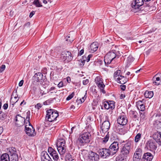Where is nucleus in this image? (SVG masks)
Segmentation results:
<instances>
[{
    "instance_id": "7ed1b4c3",
    "label": "nucleus",
    "mask_w": 161,
    "mask_h": 161,
    "mask_svg": "<svg viewBox=\"0 0 161 161\" xmlns=\"http://www.w3.org/2000/svg\"><path fill=\"white\" fill-rule=\"evenodd\" d=\"M91 138V135L89 132L83 133L77 140V143L80 146H84L86 143H89Z\"/></svg>"
},
{
    "instance_id": "c9c22d12",
    "label": "nucleus",
    "mask_w": 161,
    "mask_h": 161,
    "mask_svg": "<svg viewBox=\"0 0 161 161\" xmlns=\"http://www.w3.org/2000/svg\"><path fill=\"white\" fill-rule=\"evenodd\" d=\"M109 137V136L108 135V134H107L104 137V138L102 139L103 142L104 143H106V142H107L108 141V140Z\"/></svg>"
},
{
    "instance_id": "412c9836",
    "label": "nucleus",
    "mask_w": 161,
    "mask_h": 161,
    "mask_svg": "<svg viewBox=\"0 0 161 161\" xmlns=\"http://www.w3.org/2000/svg\"><path fill=\"white\" fill-rule=\"evenodd\" d=\"M43 78V74L40 72H38L36 73L34 75L33 77V79L34 81H36V82H40L41 83L42 82Z\"/></svg>"
},
{
    "instance_id": "f704fd0d",
    "label": "nucleus",
    "mask_w": 161,
    "mask_h": 161,
    "mask_svg": "<svg viewBox=\"0 0 161 161\" xmlns=\"http://www.w3.org/2000/svg\"><path fill=\"white\" fill-rule=\"evenodd\" d=\"M66 41L68 42V43H71L74 40V38L71 37L70 36H67L65 38Z\"/></svg>"
},
{
    "instance_id": "052dcab7",
    "label": "nucleus",
    "mask_w": 161,
    "mask_h": 161,
    "mask_svg": "<svg viewBox=\"0 0 161 161\" xmlns=\"http://www.w3.org/2000/svg\"><path fill=\"white\" fill-rule=\"evenodd\" d=\"M149 9V6H147L144 9H143V10H144L145 11H148Z\"/></svg>"
},
{
    "instance_id": "bb28decb",
    "label": "nucleus",
    "mask_w": 161,
    "mask_h": 161,
    "mask_svg": "<svg viewBox=\"0 0 161 161\" xmlns=\"http://www.w3.org/2000/svg\"><path fill=\"white\" fill-rule=\"evenodd\" d=\"M42 161H53L51 158L47 153H45L42 158Z\"/></svg>"
},
{
    "instance_id": "39448f33",
    "label": "nucleus",
    "mask_w": 161,
    "mask_h": 161,
    "mask_svg": "<svg viewBox=\"0 0 161 161\" xmlns=\"http://www.w3.org/2000/svg\"><path fill=\"white\" fill-rule=\"evenodd\" d=\"M46 119L49 122H53L55 120L58 115V111L54 109H50L47 111Z\"/></svg>"
},
{
    "instance_id": "473e14b6",
    "label": "nucleus",
    "mask_w": 161,
    "mask_h": 161,
    "mask_svg": "<svg viewBox=\"0 0 161 161\" xmlns=\"http://www.w3.org/2000/svg\"><path fill=\"white\" fill-rule=\"evenodd\" d=\"M141 137V134L140 133H138L135 136V142H138L140 140Z\"/></svg>"
},
{
    "instance_id": "cd10ccee",
    "label": "nucleus",
    "mask_w": 161,
    "mask_h": 161,
    "mask_svg": "<svg viewBox=\"0 0 161 161\" xmlns=\"http://www.w3.org/2000/svg\"><path fill=\"white\" fill-rule=\"evenodd\" d=\"M153 92L152 91H146L144 93L145 97L147 98H150L153 97Z\"/></svg>"
},
{
    "instance_id": "7c9ffc66",
    "label": "nucleus",
    "mask_w": 161,
    "mask_h": 161,
    "mask_svg": "<svg viewBox=\"0 0 161 161\" xmlns=\"http://www.w3.org/2000/svg\"><path fill=\"white\" fill-rule=\"evenodd\" d=\"M33 4L34 5H35L36 7H40L42 6L41 3L39 2V0H34Z\"/></svg>"
},
{
    "instance_id": "c03bdc74",
    "label": "nucleus",
    "mask_w": 161,
    "mask_h": 161,
    "mask_svg": "<svg viewBox=\"0 0 161 161\" xmlns=\"http://www.w3.org/2000/svg\"><path fill=\"white\" fill-rule=\"evenodd\" d=\"M42 107V104L39 103L36 104V105H35V107L37 108L38 109H39L40 108H41Z\"/></svg>"
},
{
    "instance_id": "3c124183",
    "label": "nucleus",
    "mask_w": 161,
    "mask_h": 161,
    "mask_svg": "<svg viewBox=\"0 0 161 161\" xmlns=\"http://www.w3.org/2000/svg\"><path fill=\"white\" fill-rule=\"evenodd\" d=\"M52 2V1L51 0H43V2L44 3L46 4L47 3H51Z\"/></svg>"
},
{
    "instance_id": "1a4fd4ad",
    "label": "nucleus",
    "mask_w": 161,
    "mask_h": 161,
    "mask_svg": "<svg viewBox=\"0 0 161 161\" xmlns=\"http://www.w3.org/2000/svg\"><path fill=\"white\" fill-rule=\"evenodd\" d=\"M98 153L101 157L105 158L108 157L109 156H112L108 148H102L98 150Z\"/></svg>"
},
{
    "instance_id": "f03ea898",
    "label": "nucleus",
    "mask_w": 161,
    "mask_h": 161,
    "mask_svg": "<svg viewBox=\"0 0 161 161\" xmlns=\"http://www.w3.org/2000/svg\"><path fill=\"white\" fill-rule=\"evenodd\" d=\"M131 149V142L128 141L126 143L122 145V147L120 149L121 155H123L125 159L130 155Z\"/></svg>"
},
{
    "instance_id": "864d4df0",
    "label": "nucleus",
    "mask_w": 161,
    "mask_h": 161,
    "mask_svg": "<svg viewBox=\"0 0 161 161\" xmlns=\"http://www.w3.org/2000/svg\"><path fill=\"white\" fill-rule=\"evenodd\" d=\"M63 83L62 81L60 82L58 85V86L59 87H61L63 86Z\"/></svg>"
},
{
    "instance_id": "8fccbe9b",
    "label": "nucleus",
    "mask_w": 161,
    "mask_h": 161,
    "mask_svg": "<svg viewBox=\"0 0 161 161\" xmlns=\"http://www.w3.org/2000/svg\"><path fill=\"white\" fill-rule=\"evenodd\" d=\"M93 56V55L92 54H90L87 57V62H88L90 59V58H92Z\"/></svg>"
},
{
    "instance_id": "423d86ee",
    "label": "nucleus",
    "mask_w": 161,
    "mask_h": 161,
    "mask_svg": "<svg viewBox=\"0 0 161 161\" xmlns=\"http://www.w3.org/2000/svg\"><path fill=\"white\" fill-rule=\"evenodd\" d=\"M15 125L18 127L21 126L25 124V125L27 124V121L26 120V118L20 116V114L17 115L14 119Z\"/></svg>"
},
{
    "instance_id": "338daca9",
    "label": "nucleus",
    "mask_w": 161,
    "mask_h": 161,
    "mask_svg": "<svg viewBox=\"0 0 161 161\" xmlns=\"http://www.w3.org/2000/svg\"><path fill=\"white\" fill-rule=\"evenodd\" d=\"M75 128V127H73L71 129V132H70V133H72V132H73V130H74V129Z\"/></svg>"
},
{
    "instance_id": "72a5a7b5",
    "label": "nucleus",
    "mask_w": 161,
    "mask_h": 161,
    "mask_svg": "<svg viewBox=\"0 0 161 161\" xmlns=\"http://www.w3.org/2000/svg\"><path fill=\"white\" fill-rule=\"evenodd\" d=\"M6 114L4 112L0 111V119L3 120L6 117Z\"/></svg>"
},
{
    "instance_id": "de8ad7c7",
    "label": "nucleus",
    "mask_w": 161,
    "mask_h": 161,
    "mask_svg": "<svg viewBox=\"0 0 161 161\" xmlns=\"http://www.w3.org/2000/svg\"><path fill=\"white\" fill-rule=\"evenodd\" d=\"M84 64L85 62L83 61L81 59H80V60H79V64L80 66H83L84 65Z\"/></svg>"
},
{
    "instance_id": "6e6552de",
    "label": "nucleus",
    "mask_w": 161,
    "mask_h": 161,
    "mask_svg": "<svg viewBox=\"0 0 161 161\" xmlns=\"http://www.w3.org/2000/svg\"><path fill=\"white\" fill-rule=\"evenodd\" d=\"M95 83L99 88L100 91L103 93H105V92L104 90L105 85L103 82L102 79L100 76H97L95 79Z\"/></svg>"
},
{
    "instance_id": "9d476101",
    "label": "nucleus",
    "mask_w": 161,
    "mask_h": 161,
    "mask_svg": "<svg viewBox=\"0 0 161 161\" xmlns=\"http://www.w3.org/2000/svg\"><path fill=\"white\" fill-rule=\"evenodd\" d=\"M117 121L118 123L121 125H125L128 122L127 117L124 113H122L118 116Z\"/></svg>"
},
{
    "instance_id": "79ce46f5",
    "label": "nucleus",
    "mask_w": 161,
    "mask_h": 161,
    "mask_svg": "<svg viewBox=\"0 0 161 161\" xmlns=\"http://www.w3.org/2000/svg\"><path fill=\"white\" fill-rule=\"evenodd\" d=\"M5 69V65H2L0 67V73L2 72Z\"/></svg>"
},
{
    "instance_id": "ddd939ff",
    "label": "nucleus",
    "mask_w": 161,
    "mask_h": 161,
    "mask_svg": "<svg viewBox=\"0 0 161 161\" xmlns=\"http://www.w3.org/2000/svg\"><path fill=\"white\" fill-rule=\"evenodd\" d=\"M10 155V161H18V156L15 148H12L9 150Z\"/></svg>"
},
{
    "instance_id": "0eeeda50",
    "label": "nucleus",
    "mask_w": 161,
    "mask_h": 161,
    "mask_svg": "<svg viewBox=\"0 0 161 161\" xmlns=\"http://www.w3.org/2000/svg\"><path fill=\"white\" fill-rule=\"evenodd\" d=\"M116 55L114 52L111 51L109 52L105 56L104 62L105 64H108L112 62L116 57Z\"/></svg>"
},
{
    "instance_id": "680f3d73",
    "label": "nucleus",
    "mask_w": 161,
    "mask_h": 161,
    "mask_svg": "<svg viewBox=\"0 0 161 161\" xmlns=\"http://www.w3.org/2000/svg\"><path fill=\"white\" fill-rule=\"evenodd\" d=\"M14 98L15 99H17V100L15 102H14V103H16L18 100L19 97H18V96H15L14 97Z\"/></svg>"
},
{
    "instance_id": "69168bd1",
    "label": "nucleus",
    "mask_w": 161,
    "mask_h": 161,
    "mask_svg": "<svg viewBox=\"0 0 161 161\" xmlns=\"http://www.w3.org/2000/svg\"><path fill=\"white\" fill-rule=\"evenodd\" d=\"M3 131V128L1 127H0V135L2 133Z\"/></svg>"
},
{
    "instance_id": "bf43d9fd",
    "label": "nucleus",
    "mask_w": 161,
    "mask_h": 161,
    "mask_svg": "<svg viewBox=\"0 0 161 161\" xmlns=\"http://www.w3.org/2000/svg\"><path fill=\"white\" fill-rule=\"evenodd\" d=\"M8 107V104L7 103H5L4 104L3 108L4 109H6Z\"/></svg>"
},
{
    "instance_id": "13d9d810",
    "label": "nucleus",
    "mask_w": 161,
    "mask_h": 161,
    "mask_svg": "<svg viewBox=\"0 0 161 161\" xmlns=\"http://www.w3.org/2000/svg\"><path fill=\"white\" fill-rule=\"evenodd\" d=\"M84 50L82 49L80 50L78 53V55L80 56L81 55L84 53Z\"/></svg>"
},
{
    "instance_id": "5fc2aeb1",
    "label": "nucleus",
    "mask_w": 161,
    "mask_h": 161,
    "mask_svg": "<svg viewBox=\"0 0 161 161\" xmlns=\"http://www.w3.org/2000/svg\"><path fill=\"white\" fill-rule=\"evenodd\" d=\"M35 14V11H32L31 12L30 14L29 17L30 18H31L32 16L34 15Z\"/></svg>"
},
{
    "instance_id": "4c0bfd02",
    "label": "nucleus",
    "mask_w": 161,
    "mask_h": 161,
    "mask_svg": "<svg viewBox=\"0 0 161 161\" xmlns=\"http://www.w3.org/2000/svg\"><path fill=\"white\" fill-rule=\"evenodd\" d=\"M133 161H139L141 158L137 156L136 155H134L133 157Z\"/></svg>"
},
{
    "instance_id": "4be33fe9",
    "label": "nucleus",
    "mask_w": 161,
    "mask_h": 161,
    "mask_svg": "<svg viewBox=\"0 0 161 161\" xmlns=\"http://www.w3.org/2000/svg\"><path fill=\"white\" fill-rule=\"evenodd\" d=\"M153 158V156L151 153H147L144 154L142 159L143 160H144L146 161H151Z\"/></svg>"
},
{
    "instance_id": "f8f14e48",
    "label": "nucleus",
    "mask_w": 161,
    "mask_h": 161,
    "mask_svg": "<svg viewBox=\"0 0 161 161\" xmlns=\"http://www.w3.org/2000/svg\"><path fill=\"white\" fill-rule=\"evenodd\" d=\"M119 148V143L117 142H113L108 148L112 156L118 151Z\"/></svg>"
},
{
    "instance_id": "393cba45",
    "label": "nucleus",
    "mask_w": 161,
    "mask_h": 161,
    "mask_svg": "<svg viewBox=\"0 0 161 161\" xmlns=\"http://www.w3.org/2000/svg\"><path fill=\"white\" fill-rule=\"evenodd\" d=\"M158 74L156 75L153 78V83L156 85H158L161 83V80L159 77L157 76Z\"/></svg>"
},
{
    "instance_id": "c85d7f7f",
    "label": "nucleus",
    "mask_w": 161,
    "mask_h": 161,
    "mask_svg": "<svg viewBox=\"0 0 161 161\" xmlns=\"http://www.w3.org/2000/svg\"><path fill=\"white\" fill-rule=\"evenodd\" d=\"M121 71L119 70H118L116 71L114 74V78L116 81L119 77L120 76L122 75H120Z\"/></svg>"
},
{
    "instance_id": "a878e982",
    "label": "nucleus",
    "mask_w": 161,
    "mask_h": 161,
    "mask_svg": "<svg viewBox=\"0 0 161 161\" xmlns=\"http://www.w3.org/2000/svg\"><path fill=\"white\" fill-rule=\"evenodd\" d=\"M1 161H10V157L7 153L3 154L1 156Z\"/></svg>"
},
{
    "instance_id": "4468645a",
    "label": "nucleus",
    "mask_w": 161,
    "mask_h": 161,
    "mask_svg": "<svg viewBox=\"0 0 161 161\" xmlns=\"http://www.w3.org/2000/svg\"><path fill=\"white\" fill-rule=\"evenodd\" d=\"M146 147L150 150H155L157 148V145L155 142L153 140H149L145 144Z\"/></svg>"
},
{
    "instance_id": "6ab92c4d",
    "label": "nucleus",
    "mask_w": 161,
    "mask_h": 161,
    "mask_svg": "<svg viewBox=\"0 0 161 161\" xmlns=\"http://www.w3.org/2000/svg\"><path fill=\"white\" fill-rule=\"evenodd\" d=\"M153 139L159 145H161V132H157L153 135Z\"/></svg>"
},
{
    "instance_id": "f257e3e1",
    "label": "nucleus",
    "mask_w": 161,
    "mask_h": 161,
    "mask_svg": "<svg viewBox=\"0 0 161 161\" xmlns=\"http://www.w3.org/2000/svg\"><path fill=\"white\" fill-rule=\"evenodd\" d=\"M30 112L28 111L26 113V120L27 121V124L25 125V131L27 135L31 136H34L36 135V133L35 132L34 128L32 127L30 122Z\"/></svg>"
},
{
    "instance_id": "a19ab883",
    "label": "nucleus",
    "mask_w": 161,
    "mask_h": 161,
    "mask_svg": "<svg viewBox=\"0 0 161 161\" xmlns=\"http://www.w3.org/2000/svg\"><path fill=\"white\" fill-rule=\"evenodd\" d=\"M71 156L70 154H68L66 156V159H68L69 161H72L73 159L71 157Z\"/></svg>"
},
{
    "instance_id": "e2e57ef3",
    "label": "nucleus",
    "mask_w": 161,
    "mask_h": 161,
    "mask_svg": "<svg viewBox=\"0 0 161 161\" xmlns=\"http://www.w3.org/2000/svg\"><path fill=\"white\" fill-rule=\"evenodd\" d=\"M125 97V95L124 94H121L120 96V98L123 99Z\"/></svg>"
},
{
    "instance_id": "20e7f679",
    "label": "nucleus",
    "mask_w": 161,
    "mask_h": 161,
    "mask_svg": "<svg viewBox=\"0 0 161 161\" xmlns=\"http://www.w3.org/2000/svg\"><path fill=\"white\" fill-rule=\"evenodd\" d=\"M65 140L62 138H59L57 141V146L58 151L60 155H64L66 150Z\"/></svg>"
},
{
    "instance_id": "aec40b11",
    "label": "nucleus",
    "mask_w": 161,
    "mask_h": 161,
    "mask_svg": "<svg viewBox=\"0 0 161 161\" xmlns=\"http://www.w3.org/2000/svg\"><path fill=\"white\" fill-rule=\"evenodd\" d=\"M110 123L108 121H105L102 124L101 126L102 130L103 132H106L110 128Z\"/></svg>"
},
{
    "instance_id": "2f4dec72",
    "label": "nucleus",
    "mask_w": 161,
    "mask_h": 161,
    "mask_svg": "<svg viewBox=\"0 0 161 161\" xmlns=\"http://www.w3.org/2000/svg\"><path fill=\"white\" fill-rule=\"evenodd\" d=\"M86 94L83 97H82V98H80L79 99L78 98L76 100V102L78 104L84 102V101L86 99V97H85Z\"/></svg>"
},
{
    "instance_id": "f3484780",
    "label": "nucleus",
    "mask_w": 161,
    "mask_h": 161,
    "mask_svg": "<svg viewBox=\"0 0 161 161\" xmlns=\"http://www.w3.org/2000/svg\"><path fill=\"white\" fill-rule=\"evenodd\" d=\"M61 58L64 61L66 60L67 61H70L72 59L71 53L69 51L63 52Z\"/></svg>"
},
{
    "instance_id": "a18cd8bd",
    "label": "nucleus",
    "mask_w": 161,
    "mask_h": 161,
    "mask_svg": "<svg viewBox=\"0 0 161 161\" xmlns=\"http://www.w3.org/2000/svg\"><path fill=\"white\" fill-rule=\"evenodd\" d=\"M140 117L142 119H143L145 118V113L144 112H140Z\"/></svg>"
},
{
    "instance_id": "774afa93",
    "label": "nucleus",
    "mask_w": 161,
    "mask_h": 161,
    "mask_svg": "<svg viewBox=\"0 0 161 161\" xmlns=\"http://www.w3.org/2000/svg\"><path fill=\"white\" fill-rule=\"evenodd\" d=\"M43 104L44 105H47L48 104V102L47 101H45L43 103Z\"/></svg>"
},
{
    "instance_id": "37998d69",
    "label": "nucleus",
    "mask_w": 161,
    "mask_h": 161,
    "mask_svg": "<svg viewBox=\"0 0 161 161\" xmlns=\"http://www.w3.org/2000/svg\"><path fill=\"white\" fill-rule=\"evenodd\" d=\"M144 100H139L137 102V107L141 105L142 104H143V101Z\"/></svg>"
},
{
    "instance_id": "ea45409f",
    "label": "nucleus",
    "mask_w": 161,
    "mask_h": 161,
    "mask_svg": "<svg viewBox=\"0 0 161 161\" xmlns=\"http://www.w3.org/2000/svg\"><path fill=\"white\" fill-rule=\"evenodd\" d=\"M134 60V58L131 55H130L127 58V61L129 63L133 61Z\"/></svg>"
},
{
    "instance_id": "4d7b16f0",
    "label": "nucleus",
    "mask_w": 161,
    "mask_h": 161,
    "mask_svg": "<svg viewBox=\"0 0 161 161\" xmlns=\"http://www.w3.org/2000/svg\"><path fill=\"white\" fill-rule=\"evenodd\" d=\"M121 88L122 91H125L126 88V86L124 85H121L120 86Z\"/></svg>"
},
{
    "instance_id": "0e129e2a",
    "label": "nucleus",
    "mask_w": 161,
    "mask_h": 161,
    "mask_svg": "<svg viewBox=\"0 0 161 161\" xmlns=\"http://www.w3.org/2000/svg\"><path fill=\"white\" fill-rule=\"evenodd\" d=\"M40 93L42 96L43 95L46 94V93H45L44 91H43L42 90L40 91Z\"/></svg>"
},
{
    "instance_id": "dca6fc26",
    "label": "nucleus",
    "mask_w": 161,
    "mask_h": 161,
    "mask_svg": "<svg viewBox=\"0 0 161 161\" xmlns=\"http://www.w3.org/2000/svg\"><path fill=\"white\" fill-rule=\"evenodd\" d=\"M99 158V155L96 153L92 151L89 152L88 158L91 161H97Z\"/></svg>"
},
{
    "instance_id": "a211bd4d",
    "label": "nucleus",
    "mask_w": 161,
    "mask_h": 161,
    "mask_svg": "<svg viewBox=\"0 0 161 161\" xmlns=\"http://www.w3.org/2000/svg\"><path fill=\"white\" fill-rule=\"evenodd\" d=\"M143 0H135L133 1L131 5L133 8L135 9L138 8L143 4Z\"/></svg>"
},
{
    "instance_id": "58836bf2",
    "label": "nucleus",
    "mask_w": 161,
    "mask_h": 161,
    "mask_svg": "<svg viewBox=\"0 0 161 161\" xmlns=\"http://www.w3.org/2000/svg\"><path fill=\"white\" fill-rule=\"evenodd\" d=\"M75 95V93L74 92H72L71 94L69 95L66 98V100L67 101H69Z\"/></svg>"
},
{
    "instance_id": "49530a36",
    "label": "nucleus",
    "mask_w": 161,
    "mask_h": 161,
    "mask_svg": "<svg viewBox=\"0 0 161 161\" xmlns=\"http://www.w3.org/2000/svg\"><path fill=\"white\" fill-rule=\"evenodd\" d=\"M89 82V80L88 79H86L83 80V84L84 85H86Z\"/></svg>"
},
{
    "instance_id": "09e8293b",
    "label": "nucleus",
    "mask_w": 161,
    "mask_h": 161,
    "mask_svg": "<svg viewBox=\"0 0 161 161\" xmlns=\"http://www.w3.org/2000/svg\"><path fill=\"white\" fill-rule=\"evenodd\" d=\"M55 87H51L50 88V89H48L47 90V92H51V93H53V91H54V90H55Z\"/></svg>"
},
{
    "instance_id": "6e6d98bb",
    "label": "nucleus",
    "mask_w": 161,
    "mask_h": 161,
    "mask_svg": "<svg viewBox=\"0 0 161 161\" xmlns=\"http://www.w3.org/2000/svg\"><path fill=\"white\" fill-rule=\"evenodd\" d=\"M24 83V80H21L20 81L19 83V86H22Z\"/></svg>"
},
{
    "instance_id": "b1692460",
    "label": "nucleus",
    "mask_w": 161,
    "mask_h": 161,
    "mask_svg": "<svg viewBox=\"0 0 161 161\" xmlns=\"http://www.w3.org/2000/svg\"><path fill=\"white\" fill-rule=\"evenodd\" d=\"M128 80L126 77L121 75L116 81L118 83L122 84L126 83Z\"/></svg>"
},
{
    "instance_id": "c756f323",
    "label": "nucleus",
    "mask_w": 161,
    "mask_h": 161,
    "mask_svg": "<svg viewBox=\"0 0 161 161\" xmlns=\"http://www.w3.org/2000/svg\"><path fill=\"white\" fill-rule=\"evenodd\" d=\"M142 150L140 149H138L137 150H136L134 153V155H136L137 156H138V157L141 158L142 156Z\"/></svg>"
},
{
    "instance_id": "e433bc0d",
    "label": "nucleus",
    "mask_w": 161,
    "mask_h": 161,
    "mask_svg": "<svg viewBox=\"0 0 161 161\" xmlns=\"http://www.w3.org/2000/svg\"><path fill=\"white\" fill-rule=\"evenodd\" d=\"M138 108L139 110L143 112L144 111L145 109V105L143 104H142L141 105L138 106Z\"/></svg>"
},
{
    "instance_id": "603ef678",
    "label": "nucleus",
    "mask_w": 161,
    "mask_h": 161,
    "mask_svg": "<svg viewBox=\"0 0 161 161\" xmlns=\"http://www.w3.org/2000/svg\"><path fill=\"white\" fill-rule=\"evenodd\" d=\"M87 57L86 55H85L82 57V58L81 59L84 62L85 61L87 62Z\"/></svg>"
},
{
    "instance_id": "9b49d317",
    "label": "nucleus",
    "mask_w": 161,
    "mask_h": 161,
    "mask_svg": "<svg viewBox=\"0 0 161 161\" xmlns=\"http://www.w3.org/2000/svg\"><path fill=\"white\" fill-rule=\"evenodd\" d=\"M115 102L113 101H109V102H104L102 103L101 106V108L103 109H111L112 110L114 108Z\"/></svg>"
},
{
    "instance_id": "2eb2a0df",
    "label": "nucleus",
    "mask_w": 161,
    "mask_h": 161,
    "mask_svg": "<svg viewBox=\"0 0 161 161\" xmlns=\"http://www.w3.org/2000/svg\"><path fill=\"white\" fill-rule=\"evenodd\" d=\"M48 151L54 160L58 161L59 157L58 154L56 151L51 147L48 148Z\"/></svg>"
},
{
    "instance_id": "5701e85b",
    "label": "nucleus",
    "mask_w": 161,
    "mask_h": 161,
    "mask_svg": "<svg viewBox=\"0 0 161 161\" xmlns=\"http://www.w3.org/2000/svg\"><path fill=\"white\" fill-rule=\"evenodd\" d=\"M98 43L97 42H93L90 45V52L92 53H94L96 52L98 49Z\"/></svg>"
}]
</instances>
